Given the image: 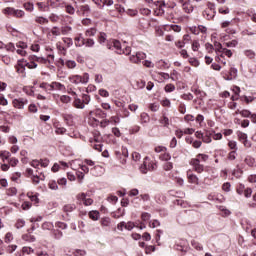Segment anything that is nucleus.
Here are the masks:
<instances>
[{"mask_svg": "<svg viewBox=\"0 0 256 256\" xmlns=\"http://www.w3.org/2000/svg\"><path fill=\"white\" fill-rule=\"evenodd\" d=\"M164 171H171L173 169V163L167 161L163 164Z\"/></svg>", "mask_w": 256, "mask_h": 256, "instance_id": "47", "label": "nucleus"}, {"mask_svg": "<svg viewBox=\"0 0 256 256\" xmlns=\"http://www.w3.org/2000/svg\"><path fill=\"white\" fill-rule=\"evenodd\" d=\"M240 115L242 116V117H250V115H251V111H249V110H241V112H240Z\"/></svg>", "mask_w": 256, "mask_h": 256, "instance_id": "64", "label": "nucleus"}, {"mask_svg": "<svg viewBox=\"0 0 256 256\" xmlns=\"http://www.w3.org/2000/svg\"><path fill=\"white\" fill-rule=\"evenodd\" d=\"M24 8L26 9V11H33L35 9V7L33 6V4L31 3H26L24 4Z\"/></svg>", "mask_w": 256, "mask_h": 256, "instance_id": "63", "label": "nucleus"}, {"mask_svg": "<svg viewBox=\"0 0 256 256\" xmlns=\"http://www.w3.org/2000/svg\"><path fill=\"white\" fill-rule=\"evenodd\" d=\"M78 201H81L83 205L86 207H89V205H93V199H91L87 194L85 193H80L77 195Z\"/></svg>", "mask_w": 256, "mask_h": 256, "instance_id": "7", "label": "nucleus"}, {"mask_svg": "<svg viewBox=\"0 0 256 256\" xmlns=\"http://www.w3.org/2000/svg\"><path fill=\"white\" fill-rule=\"evenodd\" d=\"M60 101L62 103H70L71 102V97L67 96V95H63L60 97Z\"/></svg>", "mask_w": 256, "mask_h": 256, "instance_id": "60", "label": "nucleus"}, {"mask_svg": "<svg viewBox=\"0 0 256 256\" xmlns=\"http://www.w3.org/2000/svg\"><path fill=\"white\" fill-rule=\"evenodd\" d=\"M99 96L100 97H109V91H107L105 89H100L99 90Z\"/></svg>", "mask_w": 256, "mask_h": 256, "instance_id": "62", "label": "nucleus"}, {"mask_svg": "<svg viewBox=\"0 0 256 256\" xmlns=\"http://www.w3.org/2000/svg\"><path fill=\"white\" fill-rule=\"evenodd\" d=\"M238 139L239 141H241V143H243L244 147H251V142H249V140L247 139V134L243 132H238Z\"/></svg>", "mask_w": 256, "mask_h": 256, "instance_id": "11", "label": "nucleus"}, {"mask_svg": "<svg viewBox=\"0 0 256 256\" xmlns=\"http://www.w3.org/2000/svg\"><path fill=\"white\" fill-rule=\"evenodd\" d=\"M75 204H67L63 207V210L65 213H73V211H75Z\"/></svg>", "mask_w": 256, "mask_h": 256, "instance_id": "23", "label": "nucleus"}, {"mask_svg": "<svg viewBox=\"0 0 256 256\" xmlns=\"http://www.w3.org/2000/svg\"><path fill=\"white\" fill-rule=\"evenodd\" d=\"M220 53H222L220 57H223V55H226V57H233V52L227 48L220 50Z\"/></svg>", "mask_w": 256, "mask_h": 256, "instance_id": "37", "label": "nucleus"}, {"mask_svg": "<svg viewBox=\"0 0 256 256\" xmlns=\"http://www.w3.org/2000/svg\"><path fill=\"white\" fill-rule=\"evenodd\" d=\"M100 223L102 227H109V225H111V218L109 217L102 218Z\"/></svg>", "mask_w": 256, "mask_h": 256, "instance_id": "33", "label": "nucleus"}, {"mask_svg": "<svg viewBox=\"0 0 256 256\" xmlns=\"http://www.w3.org/2000/svg\"><path fill=\"white\" fill-rule=\"evenodd\" d=\"M89 217L92 219V221H98L99 220V211L93 210L89 212Z\"/></svg>", "mask_w": 256, "mask_h": 256, "instance_id": "24", "label": "nucleus"}, {"mask_svg": "<svg viewBox=\"0 0 256 256\" xmlns=\"http://www.w3.org/2000/svg\"><path fill=\"white\" fill-rule=\"evenodd\" d=\"M50 91H65V85L60 82H52L50 84Z\"/></svg>", "mask_w": 256, "mask_h": 256, "instance_id": "14", "label": "nucleus"}, {"mask_svg": "<svg viewBox=\"0 0 256 256\" xmlns=\"http://www.w3.org/2000/svg\"><path fill=\"white\" fill-rule=\"evenodd\" d=\"M154 65L157 69H169V64L165 60H158Z\"/></svg>", "mask_w": 256, "mask_h": 256, "instance_id": "17", "label": "nucleus"}, {"mask_svg": "<svg viewBox=\"0 0 256 256\" xmlns=\"http://www.w3.org/2000/svg\"><path fill=\"white\" fill-rule=\"evenodd\" d=\"M35 253V250L29 246H24L22 248V255H33Z\"/></svg>", "mask_w": 256, "mask_h": 256, "instance_id": "20", "label": "nucleus"}, {"mask_svg": "<svg viewBox=\"0 0 256 256\" xmlns=\"http://www.w3.org/2000/svg\"><path fill=\"white\" fill-rule=\"evenodd\" d=\"M228 147L232 150V151H237V142L230 140L228 142Z\"/></svg>", "mask_w": 256, "mask_h": 256, "instance_id": "48", "label": "nucleus"}, {"mask_svg": "<svg viewBox=\"0 0 256 256\" xmlns=\"http://www.w3.org/2000/svg\"><path fill=\"white\" fill-rule=\"evenodd\" d=\"M224 45H225V47H229V48H231V47H237L238 42H237V40H232V41H230V42L224 43Z\"/></svg>", "mask_w": 256, "mask_h": 256, "instance_id": "53", "label": "nucleus"}, {"mask_svg": "<svg viewBox=\"0 0 256 256\" xmlns=\"http://www.w3.org/2000/svg\"><path fill=\"white\" fill-rule=\"evenodd\" d=\"M42 229L44 231H51V229H53V223L51 222H45L42 224Z\"/></svg>", "mask_w": 256, "mask_h": 256, "instance_id": "40", "label": "nucleus"}, {"mask_svg": "<svg viewBox=\"0 0 256 256\" xmlns=\"http://www.w3.org/2000/svg\"><path fill=\"white\" fill-rule=\"evenodd\" d=\"M246 57H249V59L255 58V52L253 50H246L245 52Z\"/></svg>", "mask_w": 256, "mask_h": 256, "instance_id": "59", "label": "nucleus"}, {"mask_svg": "<svg viewBox=\"0 0 256 256\" xmlns=\"http://www.w3.org/2000/svg\"><path fill=\"white\" fill-rule=\"evenodd\" d=\"M76 47H83L85 45V38L83 34H79L77 37L74 38Z\"/></svg>", "mask_w": 256, "mask_h": 256, "instance_id": "16", "label": "nucleus"}, {"mask_svg": "<svg viewBox=\"0 0 256 256\" xmlns=\"http://www.w3.org/2000/svg\"><path fill=\"white\" fill-rule=\"evenodd\" d=\"M13 239V234L11 232L6 233L4 241L5 243H11Z\"/></svg>", "mask_w": 256, "mask_h": 256, "instance_id": "56", "label": "nucleus"}, {"mask_svg": "<svg viewBox=\"0 0 256 256\" xmlns=\"http://www.w3.org/2000/svg\"><path fill=\"white\" fill-rule=\"evenodd\" d=\"M0 157L2 161L5 163V161L9 160V157H11V152L7 150L0 151Z\"/></svg>", "mask_w": 256, "mask_h": 256, "instance_id": "19", "label": "nucleus"}, {"mask_svg": "<svg viewBox=\"0 0 256 256\" xmlns=\"http://www.w3.org/2000/svg\"><path fill=\"white\" fill-rule=\"evenodd\" d=\"M55 133L56 135H65V133H67V129H65V127L56 126Z\"/></svg>", "mask_w": 256, "mask_h": 256, "instance_id": "42", "label": "nucleus"}, {"mask_svg": "<svg viewBox=\"0 0 256 256\" xmlns=\"http://www.w3.org/2000/svg\"><path fill=\"white\" fill-rule=\"evenodd\" d=\"M25 61H18L17 65L15 66V69L17 71L18 75H21V77H26V73H25Z\"/></svg>", "mask_w": 256, "mask_h": 256, "instance_id": "10", "label": "nucleus"}, {"mask_svg": "<svg viewBox=\"0 0 256 256\" xmlns=\"http://www.w3.org/2000/svg\"><path fill=\"white\" fill-rule=\"evenodd\" d=\"M190 165L193 166V169L196 171V173H203V171H205V166H203L197 158L191 159Z\"/></svg>", "mask_w": 256, "mask_h": 256, "instance_id": "6", "label": "nucleus"}, {"mask_svg": "<svg viewBox=\"0 0 256 256\" xmlns=\"http://www.w3.org/2000/svg\"><path fill=\"white\" fill-rule=\"evenodd\" d=\"M142 65L144 67H147V69H153L155 67V63H153L151 60H143Z\"/></svg>", "mask_w": 256, "mask_h": 256, "instance_id": "27", "label": "nucleus"}, {"mask_svg": "<svg viewBox=\"0 0 256 256\" xmlns=\"http://www.w3.org/2000/svg\"><path fill=\"white\" fill-rule=\"evenodd\" d=\"M218 13H220L221 15H229V13H230L229 7L219 8Z\"/></svg>", "mask_w": 256, "mask_h": 256, "instance_id": "46", "label": "nucleus"}, {"mask_svg": "<svg viewBox=\"0 0 256 256\" xmlns=\"http://www.w3.org/2000/svg\"><path fill=\"white\" fill-rule=\"evenodd\" d=\"M154 5L156 7L154 10L155 15L159 16L165 14V1H157Z\"/></svg>", "mask_w": 256, "mask_h": 256, "instance_id": "8", "label": "nucleus"}, {"mask_svg": "<svg viewBox=\"0 0 256 256\" xmlns=\"http://www.w3.org/2000/svg\"><path fill=\"white\" fill-rule=\"evenodd\" d=\"M199 47H201L199 41L195 40L192 42V51H199Z\"/></svg>", "mask_w": 256, "mask_h": 256, "instance_id": "58", "label": "nucleus"}, {"mask_svg": "<svg viewBox=\"0 0 256 256\" xmlns=\"http://www.w3.org/2000/svg\"><path fill=\"white\" fill-rule=\"evenodd\" d=\"M187 177H188L189 183H193L194 185H199V178L197 177V175L188 174Z\"/></svg>", "mask_w": 256, "mask_h": 256, "instance_id": "18", "label": "nucleus"}, {"mask_svg": "<svg viewBox=\"0 0 256 256\" xmlns=\"http://www.w3.org/2000/svg\"><path fill=\"white\" fill-rule=\"evenodd\" d=\"M105 41H107V34L100 32L99 36H98V42L100 44H103V43H105Z\"/></svg>", "mask_w": 256, "mask_h": 256, "instance_id": "41", "label": "nucleus"}, {"mask_svg": "<svg viewBox=\"0 0 256 256\" xmlns=\"http://www.w3.org/2000/svg\"><path fill=\"white\" fill-rule=\"evenodd\" d=\"M49 35H53V37H59L61 35V29L55 26L50 30Z\"/></svg>", "mask_w": 256, "mask_h": 256, "instance_id": "21", "label": "nucleus"}, {"mask_svg": "<svg viewBox=\"0 0 256 256\" xmlns=\"http://www.w3.org/2000/svg\"><path fill=\"white\" fill-rule=\"evenodd\" d=\"M174 90H175V85L173 84H167L164 88V91H166V93H173Z\"/></svg>", "mask_w": 256, "mask_h": 256, "instance_id": "50", "label": "nucleus"}, {"mask_svg": "<svg viewBox=\"0 0 256 256\" xmlns=\"http://www.w3.org/2000/svg\"><path fill=\"white\" fill-rule=\"evenodd\" d=\"M140 119L143 123H149L150 121V118H149V115L145 112H143L141 115H140Z\"/></svg>", "mask_w": 256, "mask_h": 256, "instance_id": "45", "label": "nucleus"}, {"mask_svg": "<svg viewBox=\"0 0 256 256\" xmlns=\"http://www.w3.org/2000/svg\"><path fill=\"white\" fill-rule=\"evenodd\" d=\"M71 31V27L69 26H65V27H62L61 30H60V33L62 35H67L68 33H70Z\"/></svg>", "mask_w": 256, "mask_h": 256, "instance_id": "57", "label": "nucleus"}, {"mask_svg": "<svg viewBox=\"0 0 256 256\" xmlns=\"http://www.w3.org/2000/svg\"><path fill=\"white\" fill-rule=\"evenodd\" d=\"M15 227H16V229H23V227H25V220L18 219L15 224Z\"/></svg>", "mask_w": 256, "mask_h": 256, "instance_id": "44", "label": "nucleus"}, {"mask_svg": "<svg viewBox=\"0 0 256 256\" xmlns=\"http://www.w3.org/2000/svg\"><path fill=\"white\" fill-rule=\"evenodd\" d=\"M63 42L65 43L66 47H71V45H73V39L71 38H63Z\"/></svg>", "mask_w": 256, "mask_h": 256, "instance_id": "61", "label": "nucleus"}, {"mask_svg": "<svg viewBox=\"0 0 256 256\" xmlns=\"http://www.w3.org/2000/svg\"><path fill=\"white\" fill-rule=\"evenodd\" d=\"M70 83L74 85H85L89 83V73H84L83 75H71L68 77Z\"/></svg>", "mask_w": 256, "mask_h": 256, "instance_id": "2", "label": "nucleus"}, {"mask_svg": "<svg viewBox=\"0 0 256 256\" xmlns=\"http://www.w3.org/2000/svg\"><path fill=\"white\" fill-rule=\"evenodd\" d=\"M48 187H49V189H51L52 191H57V189H59L58 182L55 181V180H51V181L48 183Z\"/></svg>", "mask_w": 256, "mask_h": 256, "instance_id": "26", "label": "nucleus"}, {"mask_svg": "<svg viewBox=\"0 0 256 256\" xmlns=\"http://www.w3.org/2000/svg\"><path fill=\"white\" fill-rule=\"evenodd\" d=\"M39 88L40 89H43V91H51V84L47 83V82H42L40 85H39Z\"/></svg>", "mask_w": 256, "mask_h": 256, "instance_id": "35", "label": "nucleus"}, {"mask_svg": "<svg viewBox=\"0 0 256 256\" xmlns=\"http://www.w3.org/2000/svg\"><path fill=\"white\" fill-rule=\"evenodd\" d=\"M5 15H12L13 17H25V11L23 10H15V8H5L3 10Z\"/></svg>", "mask_w": 256, "mask_h": 256, "instance_id": "5", "label": "nucleus"}, {"mask_svg": "<svg viewBox=\"0 0 256 256\" xmlns=\"http://www.w3.org/2000/svg\"><path fill=\"white\" fill-rule=\"evenodd\" d=\"M10 167H17L19 165V159L12 157L8 160Z\"/></svg>", "mask_w": 256, "mask_h": 256, "instance_id": "39", "label": "nucleus"}, {"mask_svg": "<svg viewBox=\"0 0 256 256\" xmlns=\"http://www.w3.org/2000/svg\"><path fill=\"white\" fill-rule=\"evenodd\" d=\"M215 13L216 12H212L211 10H206L204 11V17H206L208 21H211V19H215Z\"/></svg>", "mask_w": 256, "mask_h": 256, "instance_id": "25", "label": "nucleus"}, {"mask_svg": "<svg viewBox=\"0 0 256 256\" xmlns=\"http://www.w3.org/2000/svg\"><path fill=\"white\" fill-rule=\"evenodd\" d=\"M13 105L16 109H23L27 105V99L19 98L13 100Z\"/></svg>", "mask_w": 256, "mask_h": 256, "instance_id": "12", "label": "nucleus"}, {"mask_svg": "<svg viewBox=\"0 0 256 256\" xmlns=\"http://www.w3.org/2000/svg\"><path fill=\"white\" fill-rule=\"evenodd\" d=\"M179 77H181V74H179V72H177V70H173L170 73V79H172V81H179Z\"/></svg>", "mask_w": 256, "mask_h": 256, "instance_id": "28", "label": "nucleus"}, {"mask_svg": "<svg viewBox=\"0 0 256 256\" xmlns=\"http://www.w3.org/2000/svg\"><path fill=\"white\" fill-rule=\"evenodd\" d=\"M190 31L194 35H199L200 33H207V27H205L203 25L194 26V27L190 28Z\"/></svg>", "mask_w": 256, "mask_h": 256, "instance_id": "13", "label": "nucleus"}, {"mask_svg": "<svg viewBox=\"0 0 256 256\" xmlns=\"http://www.w3.org/2000/svg\"><path fill=\"white\" fill-rule=\"evenodd\" d=\"M244 197H246V199H249V198H251V195H253V189H251V188H246L245 190H244Z\"/></svg>", "mask_w": 256, "mask_h": 256, "instance_id": "51", "label": "nucleus"}, {"mask_svg": "<svg viewBox=\"0 0 256 256\" xmlns=\"http://www.w3.org/2000/svg\"><path fill=\"white\" fill-rule=\"evenodd\" d=\"M160 159L165 162L171 161V154H169L168 152H164L160 155Z\"/></svg>", "mask_w": 256, "mask_h": 256, "instance_id": "43", "label": "nucleus"}, {"mask_svg": "<svg viewBox=\"0 0 256 256\" xmlns=\"http://www.w3.org/2000/svg\"><path fill=\"white\" fill-rule=\"evenodd\" d=\"M73 105L76 109H85V102L78 97H74Z\"/></svg>", "mask_w": 256, "mask_h": 256, "instance_id": "15", "label": "nucleus"}, {"mask_svg": "<svg viewBox=\"0 0 256 256\" xmlns=\"http://www.w3.org/2000/svg\"><path fill=\"white\" fill-rule=\"evenodd\" d=\"M84 45L85 47H93L95 45V40L91 38H84Z\"/></svg>", "mask_w": 256, "mask_h": 256, "instance_id": "38", "label": "nucleus"}, {"mask_svg": "<svg viewBox=\"0 0 256 256\" xmlns=\"http://www.w3.org/2000/svg\"><path fill=\"white\" fill-rule=\"evenodd\" d=\"M196 159H198V161H203V162H205V161H207V159H209V156L207 155V154H198L197 156H196Z\"/></svg>", "mask_w": 256, "mask_h": 256, "instance_id": "52", "label": "nucleus"}, {"mask_svg": "<svg viewBox=\"0 0 256 256\" xmlns=\"http://www.w3.org/2000/svg\"><path fill=\"white\" fill-rule=\"evenodd\" d=\"M144 59H147V54L145 52H137L135 55L130 56L131 63H135L136 65L143 63Z\"/></svg>", "mask_w": 256, "mask_h": 256, "instance_id": "4", "label": "nucleus"}, {"mask_svg": "<svg viewBox=\"0 0 256 256\" xmlns=\"http://www.w3.org/2000/svg\"><path fill=\"white\" fill-rule=\"evenodd\" d=\"M211 135H213L211 132H206L202 137V141L204 143H211Z\"/></svg>", "mask_w": 256, "mask_h": 256, "instance_id": "34", "label": "nucleus"}, {"mask_svg": "<svg viewBox=\"0 0 256 256\" xmlns=\"http://www.w3.org/2000/svg\"><path fill=\"white\" fill-rule=\"evenodd\" d=\"M35 22L39 23L40 25H47V23H49V20L43 16H37L35 18Z\"/></svg>", "mask_w": 256, "mask_h": 256, "instance_id": "22", "label": "nucleus"}, {"mask_svg": "<svg viewBox=\"0 0 256 256\" xmlns=\"http://www.w3.org/2000/svg\"><path fill=\"white\" fill-rule=\"evenodd\" d=\"M85 35H86V37H95V35H97V29L90 28V29L86 30Z\"/></svg>", "mask_w": 256, "mask_h": 256, "instance_id": "31", "label": "nucleus"}, {"mask_svg": "<svg viewBox=\"0 0 256 256\" xmlns=\"http://www.w3.org/2000/svg\"><path fill=\"white\" fill-rule=\"evenodd\" d=\"M160 123L164 125V127H169V118L167 116H163Z\"/></svg>", "mask_w": 256, "mask_h": 256, "instance_id": "54", "label": "nucleus"}, {"mask_svg": "<svg viewBox=\"0 0 256 256\" xmlns=\"http://www.w3.org/2000/svg\"><path fill=\"white\" fill-rule=\"evenodd\" d=\"M189 63L192 67H199V60L197 58H190Z\"/></svg>", "mask_w": 256, "mask_h": 256, "instance_id": "55", "label": "nucleus"}, {"mask_svg": "<svg viewBox=\"0 0 256 256\" xmlns=\"http://www.w3.org/2000/svg\"><path fill=\"white\" fill-rule=\"evenodd\" d=\"M157 164L146 157L143 161V165L140 166L141 173H147L148 171H155Z\"/></svg>", "mask_w": 256, "mask_h": 256, "instance_id": "3", "label": "nucleus"}, {"mask_svg": "<svg viewBox=\"0 0 256 256\" xmlns=\"http://www.w3.org/2000/svg\"><path fill=\"white\" fill-rule=\"evenodd\" d=\"M244 161L249 167H253L255 165V158L251 156H247Z\"/></svg>", "mask_w": 256, "mask_h": 256, "instance_id": "30", "label": "nucleus"}, {"mask_svg": "<svg viewBox=\"0 0 256 256\" xmlns=\"http://www.w3.org/2000/svg\"><path fill=\"white\" fill-rule=\"evenodd\" d=\"M155 33L158 37H163V35H164L163 27L156 26Z\"/></svg>", "mask_w": 256, "mask_h": 256, "instance_id": "49", "label": "nucleus"}, {"mask_svg": "<svg viewBox=\"0 0 256 256\" xmlns=\"http://www.w3.org/2000/svg\"><path fill=\"white\" fill-rule=\"evenodd\" d=\"M227 159L229 161H235L237 159V151L232 150L231 152L228 153Z\"/></svg>", "mask_w": 256, "mask_h": 256, "instance_id": "36", "label": "nucleus"}, {"mask_svg": "<svg viewBox=\"0 0 256 256\" xmlns=\"http://www.w3.org/2000/svg\"><path fill=\"white\" fill-rule=\"evenodd\" d=\"M108 49H115L116 53L119 55L123 54V49L121 48V42H119V40H112L111 45H108Z\"/></svg>", "mask_w": 256, "mask_h": 256, "instance_id": "9", "label": "nucleus"}, {"mask_svg": "<svg viewBox=\"0 0 256 256\" xmlns=\"http://www.w3.org/2000/svg\"><path fill=\"white\" fill-rule=\"evenodd\" d=\"M65 65L68 69H75L77 67V62H75V60H67Z\"/></svg>", "mask_w": 256, "mask_h": 256, "instance_id": "29", "label": "nucleus"}, {"mask_svg": "<svg viewBox=\"0 0 256 256\" xmlns=\"http://www.w3.org/2000/svg\"><path fill=\"white\" fill-rule=\"evenodd\" d=\"M245 184H238L236 187V193L238 195H243V193H245Z\"/></svg>", "mask_w": 256, "mask_h": 256, "instance_id": "32", "label": "nucleus"}, {"mask_svg": "<svg viewBox=\"0 0 256 256\" xmlns=\"http://www.w3.org/2000/svg\"><path fill=\"white\" fill-rule=\"evenodd\" d=\"M103 141V137H101V133L94 132L93 137L90 138L91 147L95 149L96 151H103V144H101Z\"/></svg>", "mask_w": 256, "mask_h": 256, "instance_id": "1", "label": "nucleus"}]
</instances>
